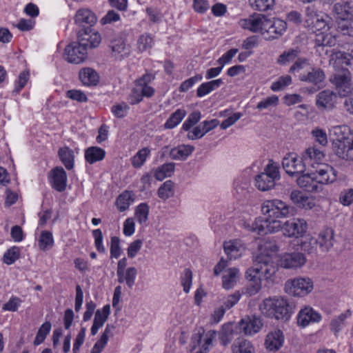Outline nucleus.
Segmentation results:
<instances>
[{
	"label": "nucleus",
	"instance_id": "338daca9",
	"mask_svg": "<svg viewBox=\"0 0 353 353\" xmlns=\"http://www.w3.org/2000/svg\"><path fill=\"white\" fill-rule=\"evenodd\" d=\"M127 100L130 105L139 103L143 100V97L139 87L132 89L130 93L127 97Z\"/></svg>",
	"mask_w": 353,
	"mask_h": 353
},
{
	"label": "nucleus",
	"instance_id": "ea45409f",
	"mask_svg": "<svg viewBox=\"0 0 353 353\" xmlns=\"http://www.w3.org/2000/svg\"><path fill=\"white\" fill-rule=\"evenodd\" d=\"M301 249L308 254H316L317 252L318 241L311 236H306L300 243Z\"/></svg>",
	"mask_w": 353,
	"mask_h": 353
},
{
	"label": "nucleus",
	"instance_id": "7c9ffc66",
	"mask_svg": "<svg viewBox=\"0 0 353 353\" xmlns=\"http://www.w3.org/2000/svg\"><path fill=\"white\" fill-rule=\"evenodd\" d=\"M237 325L232 323L224 324L222 326L219 339L223 345L225 346L232 341L236 334L235 329Z\"/></svg>",
	"mask_w": 353,
	"mask_h": 353
},
{
	"label": "nucleus",
	"instance_id": "bb28decb",
	"mask_svg": "<svg viewBox=\"0 0 353 353\" xmlns=\"http://www.w3.org/2000/svg\"><path fill=\"white\" fill-rule=\"evenodd\" d=\"M305 258L303 254L293 252L287 254L282 260V265L285 268H295L302 266L305 263Z\"/></svg>",
	"mask_w": 353,
	"mask_h": 353
},
{
	"label": "nucleus",
	"instance_id": "c9c22d12",
	"mask_svg": "<svg viewBox=\"0 0 353 353\" xmlns=\"http://www.w3.org/2000/svg\"><path fill=\"white\" fill-rule=\"evenodd\" d=\"M223 83L221 79L212 80L201 84L196 90L198 97H202L219 88Z\"/></svg>",
	"mask_w": 353,
	"mask_h": 353
},
{
	"label": "nucleus",
	"instance_id": "9d476101",
	"mask_svg": "<svg viewBox=\"0 0 353 353\" xmlns=\"http://www.w3.org/2000/svg\"><path fill=\"white\" fill-rule=\"evenodd\" d=\"M87 57L85 47H83L78 41L71 42L64 49L63 58L69 63L79 64Z\"/></svg>",
	"mask_w": 353,
	"mask_h": 353
},
{
	"label": "nucleus",
	"instance_id": "e2e57ef3",
	"mask_svg": "<svg viewBox=\"0 0 353 353\" xmlns=\"http://www.w3.org/2000/svg\"><path fill=\"white\" fill-rule=\"evenodd\" d=\"M350 9L346 7V4L342 3H337L334 6L333 11L337 16V19L342 20H347Z\"/></svg>",
	"mask_w": 353,
	"mask_h": 353
},
{
	"label": "nucleus",
	"instance_id": "5fc2aeb1",
	"mask_svg": "<svg viewBox=\"0 0 353 353\" xmlns=\"http://www.w3.org/2000/svg\"><path fill=\"white\" fill-rule=\"evenodd\" d=\"M129 110L130 107L125 102L116 103L111 108V112L114 116L119 119L125 117Z\"/></svg>",
	"mask_w": 353,
	"mask_h": 353
},
{
	"label": "nucleus",
	"instance_id": "0e129e2a",
	"mask_svg": "<svg viewBox=\"0 0 353 353\" xmlns=\"http://www.w3.org/2000/svg\"><path fill=\"white\" fill-rule=\"evenodd\" d=\"M192 281V271L186 268L183 270L181 276V283L183 287V291L185 293L189 292Z\"/></svg>",
	"mask_w": 353,
	"mask_h": 353
},
{
	"label": "nucleus",
	"instance_id": "e433bc0d",
	"mask_svg": "<svg viewBox=\"0 0 353 353\" xmlns=\"http://www.w3.org/2000/svg\"><path fill=\"white\" fill-rule=\"evenodd\" d=\"M232 353H255L252 343L246 339H238L232 346Z\"/></svg>",
	"mask_w": 353,
	"mask_h": 353
},
{
	"label": "nucleus",
	"instance_id": "c03bdc74",
	"mask_svg": "<svg viewBox=\"0 0 353 353\" xmlns=\"http://www.w3.org/2000/svg\"><path fill=\"white\" fill-rule=\"evenodd\" d=\"M316 34L314 39L317 46H333L336 43V39L330 34H325L321 31Z\"/></svg>",
	"mask_w": 353,
	"mask_h": 353
},
{
	"label": "nucleus",
	"instance_id": "72a5a7b5",
	"mask_svg": "<svg viewBox=\"0 0 353 353\" xmlns=\"http://www.w3.org/2000/svg\"><path fill=\"white\" fill-rule=\"evenodd\" d=\"M58 155L60 160L68 170L74 167V155L73 151L68 147H63L59 150Z\"/></svg>",
	"mask_w": 353,
	"mask_h": 353
},
{
	"label": "nucleus",
	"instance_id": "4be33fe9",
	"mask_svg": "<svg viewBox=\"0 0 353 353\" xmlns=\"http://www.w3.org/2000/svg\"><path fill=\"white\" fill-rule=\"evenodd\" d=\"M325 79L323 70L319 68L310 66L305 73L299 74V80L301 81L317 85L322 83Z\"/></svg>",
	"mask_w": 353,
	"mask_h": 353
},
{
	"label": "nucleus",
	"instance_id": "39448f33",
	"mask_svg": "<svg viewBox=\"0 0 353 353\" xmlns=\"http://www.w3.org/2000/svg\"><path fill=\"white\" fill-rule=\"evenodd\" d=\"M329 17L321 12H318L314 7L307 6L305 10L304 26L308 30L316 32L322 31L328 26Z\"/></svg>",
	"mask_w": 353,
	"mask_h": 353
},
{
	"label": "nucleus",
	"instance_id": "1a4fd4ad",
	"mask_svg": "<svg viewBox=\"0 0 353 353\" xmlns=\"http://www.w3.org/2000/svg\"><path fill=\"white\" fill-rule=\"evenodd\" d=\"M307 222L303 219H292L281 223V230L288 237L302 236L307 231Z\"/></svg>",
	"mask_w": 353,
	"mask_h": 353
},
{
	"label": "nucleus",
	"instance_id": "4d7b16f0",
	"mask_svg": "<svg viewBox=\"0 0 353 353\" xmlns=\"http://www.w3.org/2000/svg\"><path fill=\"white\" fill-rule=\"evenodd\" d=\"M52 234L50 232L43 231L39 241V245L41 250H46L53 245Z\"/></svg>",
	"mask_w": 353,
	"mask_h": 353
},
{
	"label": "nucleus",
	"instance_id": "6e6d98bb",
	"mask_svg": "<svg viewBox=\"0 0 353 353\" xmlns=\"http://www.w3.org/2000/svg\"><path fill=\"white\" fill-rule=\"evenodd\" d=\"M338 28L344 35L353 37V17L338 22Z\"/></svg>",
	"mask_w": 353,
	"mask_h": 353
},
{
	"label": "nucleus",
	"instance_id": "b1692460",
	"mask_svg": "<svg viewBox=\"0 0 353 353\" xmlns=\"http://www.w3.org/2000/svg\"><path fill=\"white\" fill-rule=\"evenodd\" d=\"M284 342V336L280 330H275L268 333L265 337V346L272 352L279 350Z\"/></svg>",
	"mask_w": 353,
	"mask_h": 353
},
{
	"label": "nucleus",
	"instance_id": "6ab92c4d",
	"mask_svg": "<svg viewBox=\"0 0 353 353\" xmlns=\"http://www.w3.org/2000/svg\"><path fill=\"white\" fill-rule=\"evenodd\" d=\"M108 46L111 49L112 56L117 59L121 60L130 54V47L125 44L124 39L120 37L110 39Z\"/></svg>",
	"mask_w": 353,
	"mask_h": 353
},
{
	"label": "nucleus",
	"instance_id": "603ef678",
	"mask_svg": "<svg viewBox=\"0 0 353 353\" xmlns=\"http://www.w3.org/2000/svg\"><path fill=\"white\" fill-rule=\"evenodd\" d=\"M173 183L168 180L164 182L158 190L159 196L165 200L173 195Z\"/></svg>",
	"mask_w": 353,
	"mask_h": 353
},
{
	"label": "nucleus",
	"instance_id": "a878e982",
	"mask_svg": "<svg viewBox=\"0 0 353 353\" xmlns=\"http://www.w3.org/2000/svg\"><path fill=\"white\" fill-rule=\"evenodd\" d=\"M110 313V305H105L102 310H97L95 312L93 325L91 327V334L94 336L99 329L107 321Z\"/></svg>",
	"mask_w": 353,
	"mask_h": 353
},
{
	"label": "nucleus",
	"instance_id": "423d86ee",
	"mask_svg": "<svg viewBox=\"0 0 353 353\" xmlns=\"http://www.w3.org/2000/svg\"><path fill=\"white\" fill-rule=\"evenodd\" d=\"M330 81L341 97H347L353 91L351 74L347 69H343L334 73Z\"/></svg>",
	"mask_w": 353,
	"mask_h": 353
},
{
	"label": "nucleus",
	"instance_id": "8fccbe9b",
	"mask_svg": "<svg viewBox=\"0 0 353 353\" xmlns=\"http://www.w3.org/2000/svg\"><path fill=\"white\" fill-rule=\"evenodd\" d=\"M20 256V248L13 246L3 254V262L8 265L14 263Z\"/></svg>",
	"mask_w": 353,
	"mask_h": 353
},
{
	"label": "nucleus",
	"instance_id": "13d9d810",
	"mask_svg": "<svg viewBox=\"0 0 353 353\" xmlns=\"http://www.w3.org/2000/svg\"><path fill=\"white\" fill-rule=\"evenodd\" d=\"M279 103V97L276 95H272L258 103L256 108L259 110L270 109L275 107Z\"/></svg>",
	"mask_w": 353,
	"mask_h": 353
},
{
	"label": "nucleus",
	"instance_id": "cd10ccee",
	"mask_svg": "<svg viewBox=\"0 0 353 353\" xmlns=\"http://www.w3.org/2000/svg\"><path fill=\"white\" fill-rule=\"evenodd\" d=\"M74 21L77 24L81 26H84V24L92 26L96 23L97 17L89 9H80L75 15Z\"/></svg>",
	"mask_w": 353,
	"mask_h": 353
},
{
	"label": "nucleus",
	"instance_id": "2f4dec72",
	"mask_svg": "<svg viewBox=\"0 0 353 353\" xmlns=\"http://www.w3.org/2000/svg\"><path fill=\"white\" fill-rule=\"evenodd\" d=\"M105 151L97 146H91L85 150V159L90 164H93L104 159Z\"/></svg>",
	"mask_w": 353,
	"mask_h": 353
},
{
	"label": "nucleus",
	"instance_id": "0eeeda50",
	"mask_svg": "<svg viewBox=\"0 0 353 353\" xmlns=\"http://www.w3.org/2000/svg\"><path fill=\"white\" fill-rule=\"evenodd\" d=\"M313 289V283L309 278H295L288 280L285 283V292L294 296H304Z\"/></svg>",
	"mask_w": 353,
	"mask_h": 353
},
{
	"label": "nucleus",
	"instance_id": "a211bd4d",
	"mask_svg": "<svg viewBox=\"0 0 353 353\" xmlns=\"http://www.w3.org/2000/svg\"><path fill=\"white\" fill-rule=\"evenodd\" d=\"M321 320V315L310 306L301 309L297 316V323L302 327L307 326L310 323H318Z\"/></svg>",
	"mask_w": 353,
	"mask_h": 353
},
{
	"label": "nucleus",
	"instance_id": "de8ad7c7",
	"mask_svg": "<svg viewBox=\"0 0 353 353\" xmlns=\"http://www.w3.org/2000/svg\"><path fill=\"white\" fill-rule=\"evenodd\" d=\"M132 201L131 193L125 191L117 197L116 205L120 212H124L129 208Z\"/></svg>",
	"mask_w": 353,
	"mask_h": 353
},
{
	"label": "nucleus",
	"instance_id": "f704fd0d",
	"mask_svg": "<svg viewBox=\"0 0 353 353\" xmlns=\"http://www.w3.org/2000/svg\"><path fill=\"white\" fill-rule=\"evenodd\" d=\"M239 275V270L236 268H230L224 272L222 277V285L223 288L230 290L234 287Z\"/></svg>",
	"mask_w": 353,
	"mask_h": 353
},
{
	"label": "nucleus",
	"instance_id": "052dcab7",
	"mask_svg": "<svg viewBox=\"0 0 353 353\" xmlns=\"http://www.w3.org/2000/svg\"><path fill=\"white\" fill-rule=\"evenodd\" d=\"M298 54L299 52L294 49L285 51L279 57L277 63L280 65H285L288 63L294 61L297 57Z\"/></svg>",
	"mask_w": 353,
	"mask_h": 353
},
{
	"label": "nucleus",
	"instance_id": "f3484780",
	"mask_svg": "<svg viewBox=\"0 0 353 353\" xmlns=\"http://www.w3.org/2000/svg\"><path fill=\"white\" fill-rule=\"evenodd\" d=\"M314 173L317 184H329L336 179L337 172L327 164L320 165Z\"/></svg>",
	"mask_w": 353,
	"mask_h": 353
},
{
	"label": "nucleus",
	"instance_id": "37998d69",
	"mask_svg": "<svg viewBox=\"0 0 353 353\" xmlns=\"http://www.w3.org/2000/svg\"><path fill=\"white\" fill-rule=\"evenodd\" d=\"M150 154V150L145 147L139 150L131 159V163L134 168H140L145 162Z\"/></svg>",
	"mask_w": 353,
	"mask_h": 353
},
{
	"label": "nucleus",
	"instance_id": "2eb2a0df",
	"mask_svg": "<svg viewBox=\"0 0 353 353\" xmlns=\"http://www.w3.org/2000/svg\"><path fill=\"white\" fill-rule=\"evenodd\" d=\"M52 187L58 192L65 190L67 183V174L62 167H55L48 175Z\"/></svg>",
	"mask_w": 353,
	"mask_h": 353
},
{
	"label": "nucleus",
	"instance_id": "f257e3e1",
	"mask_svg": "<svg viewBox=\"0 0 353 353\" xmlns=\"http://www.w3.org/2000/svg\"><path fill=\"white\" fill-rule=\"evenodd\" d=\"M261 212L264 217L256 219L251 226L248 225L250 231L256 232L259 235L279 232L282 223L279 219L293 216L296 210L282 200L271 199L263 201Z\"/></svg>",
	"mask_w": 353,
	"mask_h": 353
},
{
	"label": "nucleus",
	"instance_id": "3c124183",
	"mask_svg": "<svg viewBox=\"0 0 353 353\" xmlns=\"http://www.w3.org/2000/svg\"><path fill=\"white\" fill-rule=\"evenodd\" d=\"M153 43V38L151 35L144 34L139 37L137 41V48L140 52H144L152 48Z\"/></svg>",
	"mask_w": 353,
	"mask_h": 353
},
{
	"label": "nucleus",
	"instance_id": "6e6552de",
	"mask_svg": "<svg viewBox=\"0 0 353 353\" xmlns=\"http://www.w3.org/2000/svg\"><path fill=\"white\" fill-rule=\"evenodd\" d=\"M282 165L288 174L294 176L304 173L307 163L303 156L299 157L296 154L291 153L283 159Z\"/></svg>",
	"mask_w": 353,
	"mask_h": 353
},
{
	"label": "nucleus",
	"instance_id": "49530a36",
	"mask_svg": "<svg viewBox=\"0 0 353 353\" xmlns=\"http://www.w3.org/2000/svg\"><path fill=\"white\" fill-rule=\"evenodd\" d=\"M51 327L52 325L50 321H46L41 325L33 342L34 345H39L44 341L47 335L50 332Z\"/></svg>",
	"mask_w": 353,
	"mask_h": 353
},
{
	"label": "nucleus",
	"instance_id": "dca6fc26",
	"mask_svg": "<svg viewBox=\"0 0 353 353\" xmlns=\"http://www.w3.org/2000/svg\"><path fill=\"white\" fill-rule=\"evenodd\" d=\"M238 326L240 331L245 335H252L261 329L263 323L261 319L256 316H247L241 320Z\"/></svg>",
	"mask_w": 353,
	"mask_h": 353
},
{
	"label": "nucleus",
	"instance_id": "f8f14e48",
	"mask_svg": "<svg viewBox=\"0 0 353 353\" xmlns=\"http://www.w3.org/2000/svg\"><path fill=\"white\" fill-rule=\"evenodd\" d=\"M216 332L214 330H209L205 332L203 328H199L196 333H194L191 339L190 347L191 351H193L196 347L201 345V341H203L201 350L204 352L208 350V346L212 344V341L215 339Z\"/></svg>",
	"mask_w": 353,
	"mask_h": 353
},
{
	"label": "nucleus",
	"instance_id": "09e8293b",
	"mask_svg": "<svg viewBox=\"0 0 353 353\" xmlns=\"http://www.w3.org/2000/svg\"><path fill=\"white\" fill-rule=\"evenodd\" d=\"M251 7L260 12H265L272 8L274 0H249Z\"/></svg>",
	"mask_w": 353,
	"mask_h": 353
},
{
	"label": "nucleus",
	"instance_id": "774afa93",
	"mask_svg": "<svg viewBox=\"0 0 353 353\" xmlns=\"http://www.w3.org/2000/svg\"><path fill=\"white\" fill-rule=\"evenodd\" d=\"M339 201L343 205H349L353 202V189L349 188L342 191L339 196Z\"/></svg>",
	"mask_w": 353,
	"mask_h": 353
},
{
	"label": "nucleus",
	"instance_id": "412c9836",
	"mask_svg": "<svg viewBox=\"0 0 353 353\" xmlns=\"http://www.w3.org/2000/svg\"><path fill=\"white\" fill-rule=\"evenodd\" d=\"M265 19H266L263 15H252L248 19H241L240 25L244 29H248L254 32H261V34H264L263 25Z\"/></svg>",
	"mask_w": 353,
	"mask_h": 353
},
{
	"label": "nucleus",
	"instance_id": "c85d7f7f",
	"mask_svg": "<svg viewBox=\"0 0 353 353\" xmlns=\"http://www.w3.org/2000/svg\"><path fill=\"white\" fill-rule=\"evenodd\" d=\"M79 79L87 86L96 85L99 80L98 74L90 68H84L79 71Z\"/></svg>",
	"mask_w": 353,
	"mask_h": 353
},
{
	"label": "nucleus",
	"instance_id": "7ed1b4c3",
	"mask_svg": "<svg viewBox=\"0 0 353 353\" xmlns=\"http://www.w3.org/2000/svg\"><path fill=\"white\" fill-rule=\"evenodd\" d=\"M254 267L248 269L245 272L246 279L249 281H261V279H269L277 271V267L272 261L270 253L264 254L262 252L256 255L254 260Z\"/></svg>",
	"mask_w": 353,
	"mask_h": 353
},
{
	"label": "nucleus",
	"instance_id": "473e14b6",
	"mask_svg": "<svg viewBox=\"0 0 353 353\" xmlns=\"http://www.w3.org/2000/svg\"><path fill=\"white\" fill-rule=\"evenodd\" d=\"M334 234L331 229H326L319 234L318 245L322 252H327L333 246Z\"/></svg>",
	"mask_w": 353,
	"mask_h": 353
},
{
	"label": "nucleus",
	"instance_id": "393cba45",
	"mask_svg": "<svg viewBox=\"0 0 353 353\" xmlns=\"http://www.w3.org/2000/svg\"><path fill=\"white\" fill-rule=\"evenodd\" d=\"M301 174L296 179L299 187L305 188L307 192H319V186L316 183L314 172Z\"/></svg>",
	"mask_w": 353,
	"mask_h": 353
},
{
	"label": "nucleus",
	"instance_id": "a18cd8bd",
	"mask_svg": "<svg viewBox=\"0 0 353 353\" xmlns=\"http://www.w3.org/2000/svg\"><path fill=\"white\" fill-rule=\"evenodd\" d=\"M290 200L299 208H305L307 206L311 208L308 198L305 196L300 191L293 190L290 196Z\"/></svg>",
	"mask_w": 353,
	"mask_h": 353
},
{
	"label": "nucleus",
	"instance_id": "c756f323",
	"mask_svg": "<svg viewBox=\"0 0 353 353\" xmlns=\"http://www.w3.org/2000/svg\"><path fill=\"white\" fill-rule=\"evenodd\" d=\"M194 146L180 145L170 150L169 155L173 160H185L194 151Z\"/></svg>",
	"mask_w": 353,
	"mask_h": 353
},
{
	"label": "nucleus",
	"instance_id": "58836bf2",
	"mask_svg": "<svg viewBox=\"0 0 353 353\" xmlns=\"http://www.w3.org/2000/svg\"><path fill=\"white\" fill-rule=\"evenodd\" d=\"M186 115V111L183 109H177L168 119L164 127L166 129H172L181 123Z\"/></svg>",
	"mask_w": 353,
	"mask_h": 353
},
{
	"label": "nucleus",
	"instance_id": "f03ea898",
	"mask_svg": "<svg viewBox=\"0 0 353 353\" xmlns=\"http://www.w3.org/2000/svg\"><path fill=\"white\" fill-rule=\"evenodd\" d=\"M294 308V302L282 296L267 298L259 306L260 310L265 316L283 321H287L290 318Z\"/></svg>",
	"mask_w": 353,
	"mask_h": 353
},
{
	"label": "nucleus",
	"instance_id": "5701e85b",
	"mask_svg": "<svg viewBox=\"0 0 353 353\" xmlns=\"http://www.w3.org/2000/svg\"><path fill=\"white\" fill-rule=\"evenodd\" d=\"M219 123V122L217 119L203 121L200 125L194 128L193 130L188 133V137L192 140L200 139L206 133L215 128L218 125Z\"/></svg>",
	"mask_w": 353,
	"mask_h": 353
},
{
	"label": "nucleus",
	"instance_id": "4468645a",
	"mask_svg": "<svg viewBox=\"0 0 353 353\" xmlns=\"http://www.w3.org/2000/svg\"><path fill=\"white\" fill-rule=\"evenodd\" d=\"M287 29L286 21L280 19H265L263 32L268 34V39H275L280 37Z\"/></svg>",
	"mask_w": 353,
	"mask_h": 353
},
{
	"label": "nucleus",
	"instance_id": "680f3d73",
	"mask_svg": "<svg viewBox=\"0 0 353 353\" xmlns=\"http://www.w3.org/2000/svg\"><path fill=\"white\" fill-rule=\"evenodd\" d=\"M292 83V78L290 75L282 76L278 79L275 82L271 85V90L276 92L283 90L285 87L290 85Z\"/></svg>",
	"mask_w": 353,
	"mask_h": 353
},
{
	"label": "nucleus",
	"instance_id": "4c0bfd02",
	"mask_svg": "<svg viewBox=\"0 0 353 353\" xmlns=\"http://www.w3.org/2000/svg\"><path fill=\"white\" fill-rule=\"evenodd\" d=\"M303 157L307 165L311 164L313 166L312 161H314V163H318L319 161L323 159L324 154L322 151L315 148H309L303 153Z\"/></svg>",
	"mask_w": 353,
	"mask_h": 353
},
{
	"label": "nucleus",
	"instance_id": "bf43d9fd",
	"mask_svg": "<svg viewBox=\"0 0 353 353\" xmlns=\"http://www.w3.org/2000/svg\"><path fill=\"white\" fill-rule=\"evenodd\" d=\"M350 315V311L347 310L345 313L341 314L339 316L332 319L330 323L331 330L335 333L338 332L344 324V320Z\"/></svg>",
	"mask_w": 353,
	"mask_h": 353
},
{
	"label": "nucleus",
	"instance_id": "ddd939ff",
	"mask_svg": "<svg viewBox=\"0 0 353 353\" xmlns=\"http://www.w3.org/2000/svg\"><path fill=\"white\" fill-rule=\"evenodd\" d=\"M77 37L78 42L83 47H85L86 50L88 48H94L97 47L101 41V35L98 32L93 30L90 27L79 30Z\"/></svg>",
	"mask_w": 353,
	"mask_h": 353
},
{
	"label": "nucleus",
	"instance_id": "a19ab883",
	"mask_svg": "<svg viewBox=\"0 0 353 353\" xmlns=\"http://www.w3.org/2000/svg\"><path fill=\"white\" fill-rule=\"evenodd\" d=\"M175 164L174 163H167L157 168L154 173V177L159 181H162L165 177H170L174 171Z\"/></svg>",
	"mask_w": 353,
	"mask_h": 353
},
{
	"label": "nucleus",
	"instance_id": "20e7f679",
	"mask_svg": "<svg viewBox=\"0 0 353 353\" xmlns=\"http://www.w3.org/2000/svg\"><path fill=\"white\" fill-rule=\"evenodd\" d=\"M280 179L279 165L270 160L264 171L255 177L256 187L261 191H268L274 187L276 181Z\"/></svg>",
	"mask_w": 353,
	"mask_h": 353
},
{
	"label": "nucleus",
	"instance_id": "aec40b11",
	"mask_svg": "<svg viewBox=\"0 0 353 353\" xmlns=\"http://www.w3.org/2000/svg\"><path fill=\"white\" fill-rule=\"evenodd\" d=\"M336 94L334 91L325 90L319 92L316 97V105L319 109H332L336 101Z\"/></svg>",
	"mask_w": 353,
	"mask_h": 353
},
{
	"label": "nucleus",
	"instance_id": "79ce46f5",
	"mask_svg": "<svg viewBox=\"0 0 353 353\" xmlns=\"http://www.w3.org/2000/svg\"><path fill=\"white\" fill-rule=\"evenodd\" d=\"M311 66L309 60L305 58L298 59L290 67L289 72L294 74L299 79V74L305 73Z\"/></svg>",
	"mask_w": 353,
	"mask_h": 353
},
{
	"label": "nucleus",
	"instance_id": "69168bd1",
	"mask_svg": "<svg viewBox=\"0 0 353 353\" xmlns=\"http://www.w3.org/2000/svg\"><path fill=\"white\" fill-rule=\"evenodd\" d=\"M203 77L201 74H196L192 77L189 78L188 79L181 83L179 87V91L182 92H187L194 85L195 83L201 81Z\"/></svg>",
	"mask_w": 353,
	"mask_h": 353
},
{
	"label": "nucleus",
	"instance_id": "9b49d317",
	"mask_svg": "<svg viewBox=\"0 0 353 353\" xmlns=\"http://www.w3.org/2000/svg\"><path fill=\"white\" fill-rule=\"evenodd\" d=\"M332 148L335 154L346 161H353V138L342 137L334 140Z\"/></svg>",
	"mask_w": 353,
	"mask_h": 353
},
{
	"label": "nucleus",
	"instance_id": "864d4df0",
	"mask_svg": "<svg viewBox=\"0 0 353 353\" xmlns=\"http://www.w3.org/2000/svg\"><path fill=\"white\" fill-rule=\"evenodd\" d=\"M149 207L147 203H143L137 206L135 212V218L139 223L142 224L147 221Z\"/></svg>",
	"mask_w": 353,
	"mask_h": 353
}]
</instances>
